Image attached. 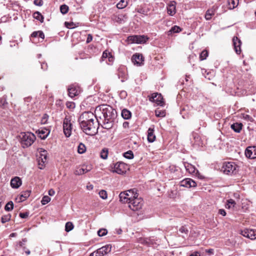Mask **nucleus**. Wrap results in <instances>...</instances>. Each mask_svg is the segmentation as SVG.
Wrapping results in <instances>:
<instances>
[{"label": "nucleus", "instance_id": "nucleus-1", "mask_svg": "<svg viewBox=\"0 0 256 256\" xmlns=\"http://www.w3.org/2000/svg\"><path fill=\"white\" fill-rule=\"evenodd\" d=\"M94 112L96 116L102 120L104 128L109 130L113 126L116 112L111 106L107 104L98 106L96 107Z\"/></svg>", "mask_w": 256, "mask_h": 256}, {"label": "nucleus", "instance_id": "nucleus-2", "mask_svg": "<svg viewBox=\"0 0 256 256\" xmlns=\"http://www.w3.org/2000/svg\"><path fill=\"white\" fill-rule=\"evenodd\" d=\"M23 148L30 146L36 140L35 135L30 132H22L19 136Z\"/></svg>", "mask_w": 256, "mask_h": 256}, {"label": "nucleus", "instance_id": "nucleus-3", "mask_svg": "<svg viewBox=\"0 0 256 256\" xmlns=\"http://www.w3.org/2000/svg\"><path fill=\"white\" fill-rule=\"evenodd\" d=\"M96 114H94L91 112H83L78 118V122L80 128L82 126H86V124L90 122H94L98 118Z\"/></svg>", "mask_w": 256, "mask_h": 256}, {"label": "nucleus", "instance_id": "nucleus-4", "mask_svg": "<svg viewBox=\"0 0 256 256\" xmlns=\"http://www.w3.org/2000/svg\"><path fill=\"white\" fill-rule=\"evenodd\" d=\"M86 126H82L83 132L86 134L94 136L98 133V118L92 122H88Z\"/></svg>", "mask_w": 256, "mask_h": 256}, {"label": "nucleus", "instance_id": "nucleus-5", "mask_svg": "<svg viewBox=\"0 0 256 256\" xmlns=\"http://www.w3.org/2000/svg\"><path fill=\"white\" fill-rule=\"evenodd\" d=\"M129 208L132 210H138L140 209L143 204V200L141 198L138 197V194L136 192L135 190L130 201L129 202Z\"/></svg>", "mask_w": 256, "mask_h": 256}, {"label": "nucleus", "instance_id": "nucleus-6", "mask_svg": "<svg viewBox=\"0 0 256 256\" xmlns=\"http://www.w3.org/2000/svg\"><path fill=\"white\" fill-rule=\"evenodd\" d=\"M237 168L238 166L234 162H225L222 166V170L226 174H232L236 173Z\"/></svg>", "mask_w": 256, "mask_h": 256}, {"label": "nucleus", "instance_id": "nucleus-7", "mask_svg": "<svg viewBox=\"0 0 256 256\" xmlns=\"http://www.w3.org/2000/svg\"><path fill=\"white\" fill-rule=\"evenodd\" d=\"M135 189L121 192L119 194L120 200L123 203H128L130 201L134 196Z\"/></svg>", "mask_w": 256, "mask_h": 256}, {"label": "nucleus", "instance_id": "nucleus-8", "mask_svg": "<svg viewBox=\"0 0 256 256\" xmlns=\"http://www.w3.org/2000/svg\"><path fill=\"white\" fill-rule=\"evenodd\" d=\"M112 168V172H113L122 174L126 172L128 168L127 164H126L122 162H118L114 164V168Z\"/></svg>", "mask_w": 256, "mask_h": 256}, {"label": "nucleus", "instance_id": "nucleus-9", "mask_svg": "<svg viewBox=\"0 0 256 256\" xmlns=\"http://www.w3.org/2000/svg\"><path fill=\"white\" fill-rule=\"evenodd\" d=\"M72 124L70 117L66 116L63 122V130L65 136L69 137L72 134Z\"/></svg>", "mask_w": 256, "mask_h": 256}, {"label": "nucleus", "instance_id": "nucleus-10", "mask_svg": "<svg viewBox=\"0 0 256 256\" xmlns=\"http://www.w3.org/2000/svg\"><path fill=\"white\" fill-rule=\"evenodd\" d=\"M148 40V38L144 36H130L127 38L129 43H144Z\"/></svg>", "mask_w": 256, "mask_h": 256}, {"label": "nucleus", "instance_id": "nucleus-11", "mask_svg": "<svg viewBox=\"0 0 256 256\" xmlns=\"http://www.w3.org/2000/svg\"><path fill=\"white\" fill-rule=\"evenodd\" d=\"M92 168V166L91 164L82 165L81 166L78 167L75 170L74 173L76 175H82L90 171Z\"/></svg>", "mask_w": 256, "mask_h": 256}, {"label": "nucleus", "instance_id": "nucleus-12", "mask_svg": "<svg viewBox=\"0 0 256 256\" xmlns=\"http://www.w3.org/2000/svg\"><path fill=\"white\" fill-rule=\"evenodd\" d=\"M149 100L150 101L156 102L157 105L162 106L164 104L163 98L160 94H153L152 96L150 97Z\"/></svg>", "mask_w": 256, "mask_h": 256}, {"label": "nucleus", "instance_id": "nucleus-13", "mask_svg": "<svg viewBox=\"0 0 256 256\" xmlns=\"http://www.w3.org/2000/svg\"><path fill=\"white\" fill-rule=\"evenodd\" d=\"M112 250V246L110 244H107L98 249L96 252V256H104L109 253Z\"/></svg>", "mask_w": 256, "mask_h": 256}, {"label": "nucleus", "instance_id": "nucleus-14", "mask_svg": "<svg viewBox=\"0 0 256 256\" xmlns=\"http://www.w3.org/2000/svg\"><path fill=\"white\" fill-rule=\"evenodd\" d=\"M244 236L251 240L256 239V230L252 229H245L240 233Z\"/></svg>", "mask_w": 256, "mask_h": 256}, {"label": "nucleus", "instance_id": "nucleus-15", "mask_svg": "<svg viewBox=\"0 0 256 256\" xmlns=\"http://www.w3.org/2000/svg\"><path fill=\"white\" fill-rule=\"evenodd\" d=\"M80 92V88L76 84H72L68 88V96L71 98L78 95Z\"/></svg>", "mask_w": 256, "mask_h": 256}, {"label": "nucleus", "instance_id": "nucleus-16", "mask_svg": "<svg viewBox=\"0 0 256 256\" xmlns=\"http://www.w3.org/2000/svg\"><path fill=\"white\" fill-rule=\"evenodd\" d=\"M246 156L250 158H256V146H251L246 148L245 151Z\"/></svg>", "mask_w": 256, "mask_h": 256}, {"label": "nucleus", "instance_id": "nucleus-17", "mask_svg": "<svg viewBox=\"0 0 256 256\" xmlns=\"http://www.w3.org/2000/svg\"><path fill=\"white\" fill-rule=\"evenodd\" d=\"M180 186L186 188H192L196 186V182L190 178H186L180 182Z\"/></svg>", "mask_w": 256, "mask_h": 256}, {"label": "nucleus", "instance_id": "nucleus-18", "mask_svg": "<svg viewBox=\"0 0 256 256\" xmlns=\"http://www.w3.org/2000/svg\"><path fill=\"white\" fill-rule=\"evenodd\" d=\"M232 42L236 52L238 54H240L241 52V40L237 36H234L232 38Z\"/></svg>", "mask_w": 256, "mask_h": 256}, {"label": "nucleus", "instance_id": "nucleus-19", "mask_svg": "<svg viewBox=\"0 0 256 256\" xmlns=\"http://www.w3.org/2000/svg\"><path fill=\"white\" fill-rule=\"evenodd\" d=\"M132 60L134 64L140 66L143 63L144 60L142 54L136 53L133 55Z\"/></svg>", "mask_w": 256, "mask_h": 256}, {"label": "nucleus", "instance_id": "nucleus-20", "mask_svg": "<svg viewBox=\"0 0 256 256\" xmlns=\"http://www.w3.org/2000/svg\"><path fill=\"white\" fill-rule=\"evenodd\" d=\"M176 4L175 1H171L168 4V14L170 16H173L176 13Z\"/></svg>", "mask_w": 256, "mask_h": 256}, {"label": "nucleus", "instance_id": "nucleus-21", "mask_svg": "<svg viewBox=\"0 0 256 256\" xmlns=\"http://www.w3.org/2000/svg\"><path fill=\"white\" fill-rule=\"evenodd\" d=\"M42 152L43 154H42L41 156L38 158L39 168L41 170L43 169L44 163L46 162L47 158L46 151L44 150L43 151H42Z\"/></svg>", "mask_w": 256, "mask_h": 256}, {"label": "nucleus", "instance_id": "nucleus-22", "mask_svg": "<svg viewBox=\"0 0 256 256\" xmlns=\"http://www.w3.org/2000/svg\"><path fill=\"white\" fill-rule=\"evenodd\" d=\"M22 184V182L19 177L16 176L10 180V186L12 188H18Z\"/></svg>", "mask_w": 256, "mask_h": 256}, {"label": "nucleus", "instance_id": "nucleus-23", "mask_svg": "<svg viewBox=\"0 0 256 256\" xmlns=\"http://www.w3.org/2000/svg\"><path fill=\"white\" fill-rule=\"evenodd\" d=\"M154 132V126H152V128H150L148 130V140L150 142H154L156 140Z\"/></svg>", "mask_w": 256, "mask_h": 256}, {"label": "nucleus", "instance_id": "nucleus-24", "mask_svg": "<svg viewBox=\"0 0 256 256\" xmlns=\"http://www.w3.org/2000/svg\"><path fill=\"white\" fill-rule=\"evenodd\" d=\"M184 166L186 170L190 174H194L196 170V168L190 164L184 162Z\"/></svg>", "mask_w": 256, "mask_h": 256}, {"label": "nucleus", "instance_id": "nucleus-25", "mask_svg": "<svg viewBox=\"0 0 256 256\" xmlns=\"http://www.w3.org/2000/svg\"><path fill=\"white\" fill-rule=\"evenodd\" d=\"M50 134V130L47 129L45 130H39L38 135L40 138L44 140Z\"/></svg>", "mask_w": 256, "mask_h": 256}, {"label": "nucleus", "instance_id": "nucleus-26", "mask_svg": "<svg viewBox=\"0 0 256 256\" xmlns=\"http://www.w3.org/2000/svg\"><path fill=\"white\" fill-rule=\"evenodd\" d=\"M121 115L124 119L128 120L132 116V113L129 110L124 108L122 110Z\"/></svg>", "mask_w": 256, "mask_h": 256}, {"label": "nucleus", "instance_id": "nucleus-27", "mask_svg": "<svg viewBox=\"0 0 256 256\" xmlns=\"http://www.w3.org/2000/svg\"><path fill=\"white\" fill-rule=\"evenodd\" d=\"M242 124L241 123H234L231 125V128L236 132H240L242 130Z\"/></svg>", "mask_w": 256, "mask_h": 256}, {"label": "nucleus", "instance_id": "nucleus-28", "mask_svg": "<svg viewBox=\"0 0 256 256\" xmlns=\"http://www.w3.org/2000/svg\"><path fill=\"white\" fill-rule=\"evenodd\" d=\"M228 2L229 8L232 10L234 8L238 6V0H228Z\"/></svg>", "mask_w": 256, "mask_h": 256}, {"label": "nucleus", "instance_id": "nucleus-29", "mask_svg": "<svg viewBox=\"0 0 256 256\" xmlns=\"http://www.w3.org/2000/svg\"><path fill=\"white\" fill-rule=\"evenodd\" d=\"M30 190H26L22 193L20 195V200L19 202L24 201L26 198H27L30 196Z\"/></svg>", "mask_w": 256, "mask_h": 256}, {"label": "nucleus", "instance_id": "nucleus-30", "mask_svg": "<svg viewBox=\"0 0 256 256\" xmlns=\"http://www.w3.org/2000/svg\"><path fill=\"white\" fill-rule=\"evenodd\" d=\"M214 14V10L213 8L208 10L205 14V18L206 20H210L212 16Z\"/></svg>", "mask_w": 256, "mask_h": 256}, {"label": "nucleus", "instance_id": "nucleus-31", "mask_svg": "<svg viewBox=\"0 0 256 256\" xmlns=\"http://www.w3.org/2000/svg\"><path fill=\"white\" fill-rule=\"evenodd\" d=\"M31 36L32 38H36L38 36L41 38L42 40H44V34L42 31H36L34 32L31 34Z\"/></svg>", "mask_w": 256, "mask_h": 256}, {"label": "nucleus", "instance_id": "nucleus-32", "mask_svg": "<svg viewBox=\"0 0 256 256\" xmlns=\"http://www.w3.org/2000/svg\"><path fill=\"white\" fill-rule=\"evenodd\" d=\"M128 4V0H120V2L117 4L116 7L118 9H122L127 6Z\"/></svg>", "mask_w": 256, "mask_h": 256}, {"label": "nucleus", "instance_id": "nucleus-33", "mask_svg": "<svg viewBox=\"0 0 256 256\" xmlns=\"http://www.w3.org/2000/svg\"><path fill=\"white\" fill-rule=\"evenodd\" d=\"M236 204V203L234 200L230 199L227 200L226 204V208L228 209L234 208Z\"/></svg>", "mask_w": 256, "mask_h": 256}, {"label": "nucleus", "instance_id": "nucleus-34", "mask_svg": "<svg viewBox=\"0 0 256 256\" xmlns=\"http://www.w3.org/2000/svg\"><path fill=\"white\" fill-rule=\"evenodd\" d=\"M182 30V29L180 26H172L171 29L168 32V35L172 33H177L179 32Z\"/></svg>", "mask_w": 256, "mask_h": 256}, {"label": "nucleus", "instance_id": "nucleus-35", "mask_svg": "<svg viewBox=\"0 0 256 256\" xmlns=\"http://www.w3.org/2000/svg\"><path fill=\"white\" fill-rule=\"evenodd\" d=\"M86 151V148L84 144L80 143L78 148V152L79 154H84Z\"/></svg>", "mask_w": 256, "mask_h": 256}, {"label": "nucleus", "instance_id": "nucleus-36", "mask_svg": "<svg viewBox=\"0 0 256 256\" xmlns=\"http://www.w3.org/2000/svg\"><path fill=\"white\" fill-rule=\"evenodd\" d=\"M34 18L37 20H40V22H42L44 20V17L42 14L38 12H36L34 14Z\"/></svg>", "mask_w": 256, "mask_h": 256}, {"label": "nucleus", "instance_id": "nucleus-37", "mask_svg": "<svg viewBox=\"0 0 256 256\" xmlns=\"http://www.w3.org/2000/svg\"><path fill=\"white\" fill-rule=\"evenodd\" d=\"M74 224L71 222H67L65 226V230L66 232H69L74 228Z\"/></svg>", "mask_w": 256, "mask_h": 256}, {"label": "nucleus", "instance_id": "nucleus-38", "mask_svg": "<svg viewBox=\"0 0 256 256\" xmlns=\"http://www.w3.org/2000/svg\"><path fill=\"white\" fill-rule=\"evenodd\" d=\"M124 156L126 158L130 160L134 158V154L132 150H128L124 153L123 154Z\"/></svg>", "mask_w": 256, "mask_h": 256}, {"label": "nucleus", "instance_id": "nucleus-39", "mask_svg": "<svg viewBox=\"0 0 256 256\" xmlns=\"http://www.w3.org/2000/svg\"><path fill=\"white\" fill-rule=\"evenodd\" d=\"M14 208V204L12 201L8 202L5 206V210L6 211H11Z\"/></svg>", "mask_w": 256, "mask_h": 256}, {"label": "nucleus", "instance_id": "nucleus-40", "mask_svg": "<svg viewBox=\"0 0 256 256\" xmlns=\"http://www.w3.org/2000/svg\"><path fill=\"white\" fill-rule=\"evenodd\" d=\"M123 18L124 16L122 15H118V16H114L112 18V19L114 21L117 22L122 23L124 21Z\"/></svg>", "mask_w": 256, "mask_h": 256}, {"label": "nucleus", "instance_id": "nucleus-41", "mask_svg": "<svg viewBox=\"0 0 256 256\" xmlns=\"http://www.w3.org/2000/svg\"><path fill=\"white\" fill-rule=\"evenodd\" d=\"M155 114L157 117H164L166 116V112L164 110H155Z\"/></svg>", "mask_w": 256, "mask_h": 256}, {"label": "nucleus", "instance_id": "nucleus-42", "mask_svg": "<svg viewBox=\"0 0 256 256\" xmlns=\"http://www.w3.org/2000/svg\"><path fill=\"white\" fill-rule=\"evenodd\" d=\"M208 56V52L206 50L202 52L200 56V58L201 60H206Z\"/></svg>", "mask_w": 256, "mask_h": 256}, {"label": "nucleus", "instance_id": "nucleus-43", "mask_svg": "<svg viewBox=\"0 0 256 256\" xmlns=\"http://www.w3.org/2000/svg\"><path fill=\"white\" fill-rule=\"evenodd\" d=\"M108 150L107 148L103 149L100 152V157L103 159H106L108 158Z\"/></svg>", "mask_w": 256, "mask_h": 256}, {"label": "nucleus", "instance_id": "nucleus-44", "mask_svg": "<svg viewBox=\"0 0 256 256\" xmlns=\"http://www.w3.org/2000/svg\"><path fill=\"white\" fill-rule=\"evenodd\" d=\"M60 10L62 14H66L68 12V6L66 4H62L60 7Z\"/></svg>", "mask_w": 256, "mask_h": 256}, {"label": "nucleus", "instance_id": "nucleus-45", "mask_svg": "<svg viewBox=\"0 0 256 256\" xmlns=\"http://www.w3.org/2000/svg\"><path fill=\"white\" fill-rule=\"evenodd\" d=\"M11 216L10 214H7L2 216L1 218V222L2 224H4L8 221H9L10 219Z\"/></svg>", "mask_w": 256, "mask_h": 256}, {"label": "nucleus", "instance_id": "nucleus-46", "mask_svg": "<svg viewBox=\"0 0 256 256\" xmlns=\"http://www.w3.org/2000/svg\"><path fill=\"white\" fill-rule=\"evenodd\" d=\"M50 198L48 196H45L42 198L41 202L42 205H44L50 202Z\"/></svg>", "mask_w": 256, "mask_h": 256}, {"label": "nucleus", "instance_id": "nucleus-47", "mask_svg": "<svg viewBox=\"0 0 256 256\" xmlns=\"http://www.w3.org/2000/svg\"><path fill=\"white\" fill-rule=\"evenodd\" d=\"M108 233V231L106 229L102 228L98 230V234L100 236H103L106 235Z\"/></svg>", "mask_w": 256, "mask_h": 256}, {"label": "nucleus", "instance_id": "nucleus-48", "mask_svg": "<svg viewBox=\"0 0 256 256\" xmlns=\"http://www.w3.org/2000/svg\"><path fill=\"white\" fill-rule=\"evenodd\" d=\"M99 195L104 200H105L107 198V192L104 190H101L99 192Z\"/></svg>", "mask_w": 256, "mask_h": 256}, {"label": "nucleus", "instance_id": "nucleus-49", "mask_svg": "<svg viewBox=\"0 0 256 256\" xmlns=\"http://www.w3.org/2000/svg\"><path fill=\"white\" fill-rule=\"evenodd\" d=\"M112 54L110 52L106 50L103 52L101 59L102 60H104L105 58H108Z\"/></svg>", "mask_w": 256, "mask_h": 256}, {"label": "nucleus", "instance_id": "nucleus-50", "mask_svg": "<svg viewBox=\"0 0 256 256\" xmlns=\"http://www.w3.org/2000/svg\"><path fill=\"white\" fill-rule=\"evenodd\" d=\"M243 118L247 121L251 122H253L254 120V119L252 116L246 114H244L243 115Z\"/></svg>", "mask_w": 256, "mask_h": 256}, {"label": "nucleus", "instance_id": "nucleus-51", "mask_svg": "<svg viewBox=\"0 0 256 256\" xmlns=\"http://www.w3.org/2000/svg\"><path fill=\"white\" fill-rule=\"evenodd\" d=\"M34 4L37 6H42L43 5L42 0H34Z\"/></svg>", "mask_w": 256, "mask_h": 256}, {"label": "nucleus", "instance_id": "nucleus-52", "mask_svg": "<svg viewBox=\"0 0 256 256\" xmlns=\"http://www.w3.org/2000/svg\"><path fill=\"white\" fill-rule=\"evenodd\" d=\"M29 213L28 212H20V216L22 218H27L28 216Z\"/></svg>", "mask_w": 256, "mask_h": 256}, {"label": "nucleus", "instance_id": "nucleus-53", "mask_svg": "<svg viewBox=\"0 0 256 256\" xmlns=\"http://www.w3.org/2000/svg\"><path fill=\"white\" fill-rule=\"evenodd\" d=\"M180 232H181V233H186V234H187L188 232V229L185 228L184 226H182L180 228Z\"/></svg>", "mask_w": 256, "mask_h": 256}, {"label": "nucleus", "instance_id": "nucleus-54", "mask_svg": "<svg viewBox=\"0 0 256 256\" xmlns=\"http://www.w3.org/2000/svg\"><path fill=\"white\" fill-rule=\"evenodd\" d=\"M48 116L47 114H45L42 118V122L44 124H46L48 120Z\"/></svg>", "mask_w": 256, "mask_h": 256}, {"label": "nucleus", "instance_id": "nucleus-55", "mask_svg": "<svg viewBox=\"0 0 256 256\" xmlns=\"http://www.w3.org/2000/svg\"><path fill=\"white\" fill-rule=\"evenodd\" d=\"M218 214L222 215V216H225L226 214L225 210L224 209H220L218 210Z\"/></svg>", "mask_w": 256, "mask_h": 256}, {"label": "nucleus", "instance_id": "nucleus-56", "mask_svg": "<svg viewBox=\"0 0 256 256\" xmlns=\"http://www.w3.org/2000/svg\"><path fill=\"white\" fill-rule=\"evenodd\" d=\"M92 40V36L90 34H88V38L86 39V42L89 43Z\"/></svg>", "mask_w": 256, "mask_h": 256}, {"label": "nucleus", "instance_id": "nucleus-57", "mask_svg": "<svg viewBox=\"0 0 256 256\" xmlns=\"http://www.w3.org/2000/svg\"><path fill=\"white\" fill-rule=\"evenodd\" d=\"M42 68L44 70H46L47 69V64L46 63L43 62L41 64Z\"/></svg>", "mask_w": 256, "mask_h": 256}, {"label": "nucleus", "instance_id": "nucleus-58", "mask_svg": "<svg viewBox=\"0 0 256 256\" xmlns=\"http://www.w3.org/2000/svg\"><path fill=\"white\" fill-rule=\"evenodd\" d=\"M55 192L53 189H50L48 190V194L50 196H52L54 194Z\"/></svg>", "mask_w": 256, "mask_h": 256}, {"label": "nucleus", "instance_id": "nucleus-59", "mask_svg": "<svg viewBox=\"0 0 256 256\" xmlns=\"http://www.w3.org/2000/svg\"><path fill=\"white\" fill-rule=\"evenodd\" d=\"M122 126L124 128H128L129 126V123L127 122H125L123 123Z\"/></svg>", "mask_w": 256, "mask_h": 256}, {"label": "nucleus", "instance_id": "nucleus-60", "mask_svg": "<svg viewBox=\"0 0 256 256\" xmlns=\"http://www.w3.org/2000/svg\"><path fill=\"white\" fill-rule=\"evenodd\" d=\"M74 103H72V102H68V103L66 104V106H67V107H68V108H72V105H74Z\"/></svg>", "mask_w": 256, "mask_h": 256}, {"label": "nucleus", "instance_id": "nucleus-61", "mask_svg": "<svg viewBox=\"0 0 256 256\" xmlns=\"http://www.w3.org/2000/svg\"><path fill=\"white\" fill-rule=\"evenodd\" d=\"M190 256H200V254L198 252H196L194 254H192Z\"/></svg>", "mask_w": 256, "mask_h": 256}, {"label": "nucleus", "instance_id": "nucleus-62", "mask_svg": "<svg viewBox=\"0 0 256 256\" xmlns=\"http://www.w3.org/2000/svg\"><path fill=\"white\" fill-rule=\"evenodd\" d=\"M108 59L110 62H112L114 60V58L112 55L108 58Z\"/></svg>", "mask_w": 256, "mask_h": 256}, {"label": "nucleus", "instance_id": "nucleus-63", "mask_svg": "<svg viewBox=\"0 0 256 256\" xmlns=\"http://www.w3.org/2000/svg\"><path fill=\"white\" fill-rule=\"evenodd\" d=\"M213 252H214V250L213 249H209V250H206V252L209 253V254H212L213 253Z\"/></svg>", "mask_w": 256, "mask_h": 256}, {"label": "nucleus", "instance_id": "nucleus-64", "mask_svg": "<svg viewBox=\"0 0 256 256\" xmlns=\"http://www.w3.org/2000/svg\"><path fill=\"white\" fill-rule=\"evenodd\" d=\"M120 94L124 96H125L126 95V92L125 91H122L120 92Z\"/></svg>", "mask_w": 256, "mask_h": 256}]
</instances>
